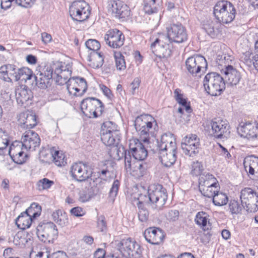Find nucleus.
I'll return each instance as SVG.
<instances>
[{
  "mask_svg": "<svg viewBox=\"0 0 258 258\" xmlns=\"http://www.w3.org/2000/svg\"><path fill=\"white\" fill-rule=\"evenodd\" d=\"M100 136L102 142L108 146H117L120 137L117 126L111 121H106L102 124Z\"/></svg>",
  "mask_w": 258,
  "mask_h": 258,
  "instance_id": "nucleus-5",
  "label": "nucleus"
},
{
  "mask_svg": "<svg viewBox=\"0 0 258 258\" xmlns=\"http://www.w3.org/2000/svg\"><path fill=\"white\" fill-rule=\"evenodd\" d=\"M199 189L209 186L219 185L217 179L211 174L203 173L200 175L199 179Z\"/></svg>",
  "mask_w": 258,
  "mask_h": 258,
  "instance_id": "nucleus-33",
  "label": "nucleus"
},
{
  "mask_svg": "<svg viewBox=\"0 0 258 258\" xmlns=\"http://www.w3.org/2000/svg\"><path fill=\"white\" fill-rule=\"evenodd\" d=\"M206 58L201 55H195L188 57L185 61L187 72L192 76H197L207 68Z\"/></svg>",
  "mask_w": 258,
  "mask_h": 258,
  "instance_id": "nucleus-10",
  "label": "nucleus"
},
{
  "mask_svg": "<svg viewBox=\"0 0 258 258\" xmlns=\"http://www.w3.org/2000/svg\"><path fill=\"white\" fill-rule=\"evenodd\" d=\"M225 75V82L231 86L236 85L241 79V73L233 66H228L227 69H222Z\"/></svg>",
  "mask_w": 258,
  "mask_h": 258,
  "instance_id": "nucleus-29",
  "label": "nucleus"
},
{
  "mask_svg": "<svg viewBox=\"0 0 258 258\" xmlns=\"http://www.w3.org/2000/svg\"><path fill=\"white\" fill-rule=\"evenodd\" d=\"M56 225L52 222L40 223L36 228L38 238L45 243H53L58 236Z\"/></svg>",
  "mask_w": 258,
  "mask_h": 258,
  "instance_id": "nucleus-7",
  "label": "nucleus"
},
{
  "mask_svg": "<svg viewBox=\"0 0 258 258\" xmlns=\"http://www.w3.org/2000/svg\"><path fill=\"white\" fill-rule=\"evenodd\" d=\"M33 208L40 209V206L35 203H32L28 209L22 213L17 218L15 223L19 228L24 230L30 227L32 223V219L30 215H28V213L32 212Z\"/></svg>",
  "mask_w": 258,
  "mask_h": 258,
  "instance_id": "nucleus-24",
  "label": "nucleus"
},
{
  "mask_svg": "<svg viewBox=\"0 0 258 258\" xmlns=\"http://www.w3.org/2000/svg\"><path fill=\"white\" fill-rule=\"evenodd\" d=\"M15 96L18 104L25 107L31 104L33 97L32 91L26 86H20L15 90Z\"/></svg>",
  "mask_w": 258,
  "mask_h": 258,
  "instance_id": "nucleus-23",
  "label": "nucleus"
},
{
  "mask_svg": "<svg viewBox=\"0 0 258 258\" xmlns=\"http://www.w3.org/2000/svg\"><path fill=\"white\" fill-rule=\"evenodd\" d=\"M208 217L209 215L207 213L203 211L199 212L196 216L195 222L197 225L204 229L207 226Z\"/></svg>",
  "mask_w": 258,
  "mask_h": 258,
  "instance_id": "nucleus-40",
  "label": "nucleus"
},
{
  "mask_svg": "<svg viewBox=\"0 0 258 258\" xmlns=\"http://www.w3.org/2000/svg\"><path fill=\"white\" fill-rule=\"evenodd\" d=\"M148 156V151L144 145L137 139L130 140L129 150L125 151L124 164L126 169H131L134 161H144Z\"/></svg>",
  "mask_w": 258,
  "mask_h": 258,
  "instance_id": "nucleus-2",
  "label": "nucleus"
},
{
  "mask_svg": "<svg viewBox=\"0 0 258 258\" xmlns=\"http://www.w3.org/2000/svg\"><path fill=\"white\" fill-rule=\"evenodd\" d=\"M236 10L233 5L227 1H218L214 7L213 14L216 19L223 23L231 22L235 17Z\"/></svg>",
  "mask_w": 258,
  "mask_h": 258,
  "instance_id": "nucleus-4",
  "label": "nucleus"
},
{
  "mask_svg": "<svg viewBox=\"0 0 258 258\" xmlns=\"http://www.w3.org/2000/svg\"><path fill=\"white\" fill-rule=\"evenodd\" d=\"M228 199L226 194L218 191L213 198V203L215 206H222L227 204Z\"/></svg>",
  "mask_w": 258,
  "mask_h": 258,
  "instance_id": "nucleus-42",
  "label": "nucleus"
},
{
  "mask_svg": "<svg viewBox=\"0 0 258 258\" xmlns=\"http://www.w3.org/2000/svg\"><path fill=\"white\" fill-rule=\"evenodd\" d=\"M71 213L76 217H81L85 214L83 209L79 207L72 208L70 211Z\"/></svg>",
  "mask_w": 258,
  "mask_h": 258,
  "instance_id": "nucleus-63",
  "label": "nucleus"
},
{
  "mask_svg": "<svg viewBox=\"0 0 258 258\" xmlns=\"http://www.w3.org/2000/svg\"><path fill=\"white\" fill-rule=\"evenodd\" d=\"M151 49L153 53L159 58H168L172 53L170 45L163 43L160 38H156L151 44Z\"/></svg>",
  "mask_w": 258,
  "mask_h": 258,
  "instance_id": "nucleus-21",
  "label": "nucleus"
},
{
  "mask_svg": "<svg viewBox=\"0 0 258 258\" xmlns=\"http://www.w3.org/2000/svg\"><path fill=\"white\" fill-rule=\"evenodd\" d=\"M179 213L176 210H170L167 213L166 217L170 221H176L178 219Z\"/></svg>",
  "mask_w": 258,
  "mask_h": 258,
  "instance_id": "nucleus-57",
  "label": "nucleus"
},
{
  "mask_svg": "<svg viewBox=\"0 0 258 258\" xmlns=\"http://www.w3.org/2000/svg\"><path fill=\"white\" fill-rule=\"evenodd\" d=\"M8 135L2 130H0V150L5 149L9 145Z\"/></svg>",
  "mask_w": 258,
  "mask_h": 258,
  "instance_id": "nucleus-54",
  "label": "nucleus"
},
{
  "mask_svg": "<svg viewBox=\"0 0 258 258\" xmlns=\"http://www.w3.org/2000/svg\"><path fill=\"white\" fill-rule=\"evenodd\" d=\"M72 74V71L67 66H64L59 64L55 67L54 75L56 77L54 78L55 82L59 85L68 84V80Z\"/></svg>",
  "mask_w": 258,
  "mask_h": 258,
  "instance_id": "nucleus-27",
  "label": "nucleus"
},
{
  "mask_svg": "<svg viewBox=\"0 0 258 258\" xmlns=\"http://www.w3.org/2000/svg\"><path fill=\"white\" fill-rule=\"evenodd\" d=\"M219 185L209 186V187L203 188L199 189L201 194L205 197L208 198H213L214 196L218 191Z\"/></svg>",
  "mask_w": 258,
  "mask_h": 258,
  "instance_id": "nucleus-47",
  "label": "nucleus"
},
{
  "mask_svg": "<svg viewBox=\"0 0 258 258\" xmlns=\"http://www.w3.org/2000/svg\"><path fill=\"white\" fill-rule=\"evenodd\" d=\"M86 47L92 51H98L100 48L99 42L95 39H89L85 42Z\"/></svg>",
  "mask_w": 258,
  "mask_h": 258,
  "instance_id": "nucleus-49",
  "label": "nucleus"
},
{
  "mask_svg": "<svg viewBox=\"0 0 258 258\" xmlns=\"http://www.w3.org/2000/svg\"><path fill=\"white\" fill-rule=\"evenodd\" d=\"M191 172L193 174L198 175L201 174L203 170V166L201 162L197 161L194 162L191 165Z\"/></svg>",
  "mask_w": 258,
  "mask_h": 258,
  "instance_id": "nucleus-58",
  "label": "nucleus"
},
{
  "mask_svg": "<svg viewBox=\"0 0 258 258\" xmlns=\"http://www.w3.org/2000/svg\"><path fill=\"white\" fill-rule=\"evenodd\" d=\"M222 26L219 22L208 21L204 25L206 33L212 38H215L221 34Z\"/></svg>",
  "mask_w": 258,
  "mask_h": 258,
  "instance_id": "nucleus-32",
  "label": "nucleus"
},
{
  "mask_svg": "<svg viewBox=\"0 0 258 258\" xmlns=\"http://www.w3.org/2000/svg\"><path fill=\"white\" fill-rule=\"evenodd\" d=\"M69 12L74 20L82 22L89 18L90 7L84 1H75L70 6Z\"/></svg>",
  "mask_w": 258,
  "mask_h": 258,
  "instance_id": "nucleus-9",
  "label": "nucleus"
},
{
  "mask_svg": "<svg viewBox=\"0 0 258 258\" xmlns=\"http://www.w3.org/2000/svg\"><path fill=\"white\" fill-rule=\"evenodd\" d=\"M244 62L249 67L252 66L258 72V54H253L251 50L245 52L244 53Z\"/></svg>",
  "mask_w": 258,
  "mask_h": 258,
  "instance_id": "nucleus-36",
  "label": "nucleus"
},
{
  "mask_svg": "<svg viewBox=\"0 0 258 258\" xmlns=\"http://www.w3.org/2000/svg\"><path fill=\"white\" fill-rule=\"evenodd\" d=\"M18 122L22 128H32L37 124L36 115L31 111H26L19 114Z\"/></svg>",
  "mask_w": 258,
  "mask_h": 258,
  "instance_id": "nucleus-28",
  "label": "nucleus"
},
{
  "mask_svg": "<svg viewBox=\"0 0 258 258\" xmlns=\"http://www.w3.org/2000/svg\"><path fill=\"white\" fill-rule=\"evenodd\" d=\"M88 60L89 66L93 69H98L103 64V53L101 52L92 51L88 56Z\"/></svg>",
  "mask_w": 258,
  "mask_h": 258,
  "instance_id": "nucleus-34",
  "label": "nucleus"
},
{
  "mask_svg": "<svg viewBox=\"0 0 258 258\" xmlns=\"http://www.w3.org/2000/svg\"><path fill=\"white\" fill-rule=\"evenodd\" d=\"M148 198L155 205L154 208L160 210L164 205L167 199L166 190L160 184L150 187L148 190Z\"/></svg>",
  "mask_w": 258,
  "mask_h": 258,
  "instance_id": "nucleus-11",
  "label": "nucleus"
},
{
  "mask_svg": "<svg viewBox=\"0 0 258 258\" xmlns=\"http://www.w3.org/2000/svg\"><path fill=\"white\" fill-rule=\"evenodd\" d=\"M254 201L252 202L247 203L246 201H243V208L247 212L254 213L258 210V207L255 204H254Z\"/></svg>",
  "mask_w": 258,
  "mask_h": 258,
  "instance_id": "nucleus-55",
  "label": "nucleus"
},
{
  "mask_svg": "<svg viewBox=\"0 0 258 258\" xmlns=\"http://www.w3.org/2000/svg\"><path fill=\"white\" fill-rule=\"evenodd\" d=\"M117 249L125 258H141L142 256L140 245L130 238L121 240L117 244Z\"/></svg>",
  "mask_w": 258,
  "mask_h": 258,
  "instance_id": "nucleus-8",
  "label": "nucleus"
},
{
  "mask_svg": "<svg viewBox=\"0 0 258 258\" xmlns=\"http://www.w3.org/2000/svg\"><path fill=\"white\" fill-rule=\"evenodd\" d=\"M35 0H15V4L23 7L28 8L31 7Z\"/></svg>",
  "mask_w": 258,
  "mask_h": 258,
  "instance_id": "nucleus-62",
  "label": "nucleus"
},
{
  "mask_svg": "<svg viewBox=\"0 0 258 258\" xmlns=\"http://www.w3.org/2000/svg\"><path fill=\"white\" fill-rule=\"evenodd\" d=\"M92 171L89 167L82 162L74 163L71 168L70 174L74 179L82 182L91 177Z\"/></svg>",
  "mask_w": 258,
  "mask_h": 258,
  "instance_id": "nucleus-16",
  "label": "nucleus"
},
{
  "mask_svg": "<svg viewBox=\"0 0 258 258\" xmlns=\"http://www.w3.org/2000/svg\"><path fill=\"white\" fill-rule=\"evenodd\" d=\"M0 79L7 82H11L12 81V78L9 76L7 64L3 65L0 67Z\"/></svg>",
  "mask_w": 258,
  "mask_h": 258,
  "instance_id": "nucleus-53",
  "label": "nucleus"
},
{
  "mask_svg": "<svg viewBox=\"0 0 258 258\" xmlns=\"http://www.w3.org/2000/svg\"><path fill=\"white\" fill-rule=\"evenodd\" d=\"M107 12L118 19H125L130 15L128 6L120 0H110L107 3Z\"/></svg>",
  "mask_w": 258,
  "mask_h": 258,
  "instance_id": "nucleus-12",
  "label": "nucleus"
},
{
  "mask_svg": "<svg viewBox=\"0 0 258 258\" xmlns=\"http://www.w3.org/2000/svg\"><path fill=\"white\" fill-rule=\"evenodd\" d=\"M104 40L106 43L113 48H118L124 44V36L122 32L114 29L108 31L104 35Z\"/></svg>",
  "mask_w": 258,
  "mask_h": 258,
  "instance_id": "nucleus-19",
  "label": "nucleus"
},
{
  "mask_svg": "<svg viewBox=\"0 0 258 258\" xmlns=\"http://www.w3.org/2000/svg\"><path fill=\"white\" fill-rule=\"evenodd\" d=\"M7 67L9 76L16 81V75H17V71L19 68H17L15 65L12 64H7Z\"/></svg>",
  "mask_w": 258,
  "mask_h": 258,
  "instance_id": "nucleus-60",
  "label": "nucleus"
},
{
  "mask_svg": "<svg viewBox=\"0 0 258 258\" xmlns=\"http://www.w3.org/2000/svg\"><path fill=\"white\" fill-rule=\"evenodd\" d=\"M200 139L195 134L185 136L181 144L183 152L190 157H194L199 152Z\"/></svg>",
  "mask_w": 258,
  "mask_h": 258,
  "instance_id": "nucleus-13",
  "label": "nucleus"
},
{
  "mask_svg": "<svg viewBox=\"0 0 258 258\" xmlns=\"http://www.w3.org/2000/svg\"><path fill=\"white\" fill-rule=\"evenodd\" d=\"M144 11L149 15L156 14L158 7L156 5V0H146L144 2Z\"/></svg>",
  "mask_w": 258,
  "mask_h": 258,
  "instance_id": "nucleus-39",
  "label": "nucleus"
},
{
  "mask_svg": "<svg viewBox=\"0 0 258 258\" xmlns=\"http://www.w3.org/2000/svg\"><path fill=\"white\" fill-rule=\"evenodd\" d=\"M255 195L256 192L250 188H245L243 189V199L244 200L253 199Z\"/></svg>",
  "mask_w": 258,
  "mask_h": 258,
  "instance_id": "nucleus-59",
  "label": "nucleus"
},
{
  "mask_svg": "<svg viewBox=\"0 0 258 258\" xmlns=\"http://www.w3.org/2000/svg\"><path fill=\"white\" fill-rule=\"evenodd\" d=\"M17 71V75H16V81L19 80L27 82L32 80L33 74L30 69L28 68H19Z\"/></svg>",
  "mask_w": 258,
  "mask_h": 258,
  "instance_id": "nucleus-37",
  "label": "nucleus"
},
{
  "mask_svg": "<svg viewBox=\"0 0 258 258\" xmlns=\"http://www.w3.org/2000/svg\"><path fill=\"white\" fill-rule=\"evenodd\" d=\"M53 70L51 67H45L41 71L33 75L32 80L35 82V85L41 89H46L50 86L52 82Z\"/></svg>",
  "mask_w": 258,
  "mask_h": 258,
  "instance_id": "nucleus-15",
  "label": "nucleus"
},
{
  "mask_svg": "<svg viewBox=\"0 0 258 258\" xmlns=\"http://www.w3.org/2000/svg\"><path fill=\"white\" fill-rule=\"evenodd\" d=\"M21 142L27 150H35L40 145V139L34 131L28 130L25 132L21 138Z\"/></svg>",
  "mask_w": 258,
  "mask_h": 258,
  "instance_id": "nucleus-20",
  "label": "nucleus"
},
{
  "mask_svg": "<svg viewBox=\"0 0 258 258\" xmlns=\"http://www.w3.org/2000/svg\"><path fill=\"white\" fill-rule=\"evenodd\" d=\"M119 186V181L118 179H115L114 181L109 192V197L111 201H113L114 200L115 198L117 195Z\"/></svg>",
  "mask_w": 258,
  "mask_h": 258,
  "instance_id": "nucleus-48",
  "label": "nucleus"
},
{
  "mask_svg": "<svg viewBox=\"0 0 258 258\" xmlns=\"http://www.w3.org/2000/svg\"><path fill=\"white\" fill-rule=\"evenodd\" d=\"M157 153L162 164L166 167H170L176 161L177 149L171 151H162Z\"/></svg>",
  "mask_w": 258,
  "mask_h": 258,
  "instance_id": "nucleus-31",
  "label": "nucleus"
},
{
  "mask_svg": "<svg viewBox=\"0 0 258 258\" xmlns=\"http://www.w3.org/2000/svg\"><path fill=\"white\" fill-rule=\"evenodd\" d=\"M97 228L98 230L102 232H106L107 231V225L105 218L103 216H100L98 218Z\"/></svg>",
  "mask_w": 258,
  "mask_h": 258,
  "instance_id": "nucleus-56",
  "label": "nucleus"
},
{
  "mask_svg": "<svg viewBox=\"0 0 258 258\" xmlns=\"http://www.w3.org/2000/svg\"><path fill=\"white\" fill-rule=\"evenodd\" d=\"M114 56L117 70L120 71L124 70L126 66L124 56L122 54L119 52H115Z\"/></svg>",
  "mask_w": 258,
  "mask_h": 258,
  "instance_id": "nucleus-46",
  "label": "nucleus"
},
{
  "mask_svg": "<svg viewBox=\"0 0 258 258\" xmlns=\"http://www.w3.org/2000/svg\"><path fill=\"white\" fill-rule=\"evenodd\" d=\"M106 252L105 250L102 248H98L94 252L93 258H106Z\"/></svg>",
  "mask_w": 258,
  "mask_h": 258,
  "instance_id": "nucleus-64",
  "label": "nucleus"
},
{
  "mask_svg": "<svg viewBox=\"0 0 258 258\" xmlns=\"http://www.w3.org/2000/svg\"><path fill=\"white\" fill-rule=\"evenodd\" d=\"M229 206L230 211L233 214L238 213L241 211V208L236 201H231Z\"/></svg>",
  "mask_w": 258,
  "mask_h": 258,
  "instance_id": "nucleus-61",
  "label": "nucleus"
},
{
  "mask_svg": "<svg viewBox=\"0 0 258 258\" xmlns=\"http://www.w3.org/2000/svg\"><path fill=\"white\" fill-rule=\"evenodd\" d=\"M233 57L227 54H223L218 55L217 57V62L219 65L223 66V69H227L228 66L231 65Z\"/></svg>",
  "mask_w": 258,
  "mask_h": 258,
  "instance_id": "nucleus-38",
  "label": "nucleus"
},
{
  "mask_svg": "<svg viewBox=\"0 0 258 258\" xmlns=\"http://www.w3.org/2000/svg\"><path fill=\"white\" fill-rule=\"evenodd\" d=\"M53 184L52 180L44 178L38 182L37 185L39 190H44L49 188Z\"/></svg>",
  "mask_w": 258,
  "mask_h": 258,
  "instance_id": "nucleus-50",
  "label": "nucleus"
},
{
  "mask_svg": "<svg viewBox=\"0 0 258 258\" xmlns=\"http://www.w3.org/2000/svg\"><path fill=\"white\" fill-rule=\"evenodd\" d=\"M52 217L53 220L61 227L66 226L69 224L67 213L61 210H58L54 212L52 214Z\"/></svg>",
  "mask_w": 258,
  "mask_h": 258,
  "instance_id": "nucleus-35",
  "label": "nucleus"
},
{
  "mask_svg": "<svg viewBox=\"0 0 258 258\" xmlns=\"http://www.w3.org/2000/svg\"><path fill=\"white\" fill-rule=\"evenodd\" d=\"M140 204H141L140 203ZM138 217L139 220L141 222L147 221L148 219L149 212L145 208L142 207L141 205L138 206Z\"/></svg>",
  "mask_w": 258,
  "mask_h": 258,
  "instance_id": "nucleus-51",
  "label": "nucleus"
},
{
  "mask_svg": "<svg viewBox=\"0 0 258 258\" xmlns=\"http://www.w3.org/2000/svg\"><path fill=\"white\" fill-rule=\"evenodd\" d=\"M203 85L205 91L211 96H219L225 89L224 78L215 72L209 73L205 76Z\"/></svg>",
  "mask_w": 258,
  "mask_h": 258,
  "instance_id": "nucleus-3",
  "label": "nucleus"
},
{
  "mask_svg": "<svg viewBox=\"0 0 258 258\" xmlns=\"http://www.w3.org/2000/svg\"><path fill=\"white\" fill-rule=\"evenodd\" d=\"M27 158L28 155L26 153H24L23 150L21 151V153L16 155V156L11 157L13 161L18 164H23L26 162Z\"/></svg>",
  "mask_w": 258,
  "mask_h": 258,
  "instance_id": "nucleus-52",
  "label": "nucleus"
},
{
  "mask_svg": "<svg viewBox=\"0 0 258 258\" xmlns=\"http://www.w3.org/2000/svg\"><path fill=\"white\" fill-rule=\"evenodd\" d=\"M67 88L70 94H73L76 96H82L87 91V82L83 78L72 77L69 79Z\"/></svg>",
  "mask_w": 258,
  "mask_h": 258,
  "instance_id": "nucleus-18",
  "label": "nucleus"
},
{
  "mask_svg": "<svg viewBox=\"0 0 258 258\" xmlns=\"http://www.w3.org/2000/svg\"><path fill=\"white\" fill-rule=\"evenodd\" d=\"M104 108L102 102L95 97L85 98L81 103V109L82 112L89 118H96L100 116Z\"/></svg>",
  "mask_w": 258,
  "mask_h": 258,
  "instance_id": "nucleus-6",
  "label": "nucleus"
},
{
  "mask_svg": "<svg viewBox=\"0 0 258 258\" xmlns=\"http://www.w3.org/2000/svg\"><path fill=\"white\" fill-rule=\"evenodd\" d=\"M212 135L217 139H227L229 135L230 126L226 120L216 119L211 122Z\"/></svg>",
  "mask_w": 258,
  "mask_h": 258,
  "instance_id": "nucleus-17",
  "label": "nucleus"
},
{
  "mask_svg": "<svg viewBox=\"0 0 258 258\" xmlns=\"http://www.w3.org/2000/svg\"><path fill=\"white\" fill-rule=\"evenodd\" d=\"M135 126L141 140L144 143H148L150 137H155L158 130L156 120L148 114L137 117Z\"/></svg>",
  "mask_w": 258,
  "mask_h": 258,
  "instance_id": "nucleus-1",
  "label": "nucleus"
},
{
  "mask_svg": "<svg viewBox=\"0 0 258 258\" xmlns=\"http://www.w3.org/2000/svg\"><path fill=\"white\" fill-rule=\"evenodd\" d=\"M167 37L169 41L183 43L187 39L185 28L179 23L171 24L167 27Z\"/></svg>",
  "mask_w": 258,
  "mask_h": 258,
  "instance_id": "nucleus-14",
  "label": "nucleus"
},
{
  "mask_svg": "<svg viewBox=\"0 0 258 258\" xmlns=\"http://www.w3.org/2000/svg\"><path fill=\"white\" fill-rule=\"evenodd\" d=\"M112 163L111 162L108 161L105 162V163L103 164L102 168L98 172V173L102 179H104V177H110L111 175V173H112Z\"/></svg>",
  "mask_w": 258,
  "mask_h": 258,
  "instance_id": "nucleus-41",
  "label": "nucleus"
},
{
  "mask_svg": "<svg viewBox=\"0 0 258 258\" xmlns=\"http://www.w3.org/2000/svg\"><path fill=\"white\" fill-rule=\"evenodd\" d=\"M23 148H24L23 147V144L21 142L16 141L13 143L10 146L9 151L11 158L13 156H16V155L21 153Z\"/></svg>",
  "mask_w": 258,
  "mask_h": 258,
  "instance_id": "nucleus-45",
  "label": "nucleus"
},
{
  "mask_svg": "<svg viewBox=\"0 0 258 258\" xmlns=\"http://www.w3.org/2000/svg\"><path fill=\"white\" fill-rule=\"evenodd\" d=\"M245 171L249 175H254V173L258 174V157L251 155L246 157L243 161Z\"/></svg>",
  "mask_w": 258,
  "mask_h": 258,
  "instance_id": "nucleus-30",
  "label": "nucleus"
},
{
  "mask_svg": "<svg viewBox=\"0 0 258 258\" xmlns=\"http://www.w3.org/2000/svg\"><path fill=\"white\" fill-rule=\"evenodd\" d=\"M51 156L53 158L54 163L58 166L64 165L67 163L64 155L59 151H55L54 153L51 154Z\"/></svg>",
  "mask_w": 258,
  "mask_h": 258,
  "instance_id": "nucleus-44",
  "label": "nucleus"
},
{
  "mask_svg": "<svg viewBox=\"0 0 258 258\" xmlns=\"http://www.w3.org/2000/svg\"><path fill=\"white\" fill-rule=\"evenodd\" d=\"M141 161H134L132 162V169L133 171H139V176H143L146 172L148 165L145 162H141Z\"/></svg>",
  "mask_w": 258,
  "mask_h": 258,
  "instance_id": "nucleus-43",
  "label": "nucleus"
},
{
  "mask_svg": "<svg viewBox=\"0 0 258 258\" xmlns=\"http://www.w3.org/2000/svg\"><path fill=\"white\" fill-rule=\"evenodd\" d=\"M243 138L254 141L258 138V122L254 120L243 121Z\"/></svg>",
  "mask_w": 258,
  "mask_h": 258,
  "instance_id": "nucleus-26",
  "label": "nucleus"
},
{
  "mask_svg": "<svg viewBox=\"0 0 258 258\" xmlns=\"http://www.w3.org/2000/svg\"><path fill=\"white\" fill-rule=\"evenodd\" d=\"M144 236L149 243L153 245L159 244L164 238L163 231L156 227H150L147 229L144 233Z\"/></svg>",
  "mask_w": 258,
  "mask_h": 258,
  "instance_id": "nucleus-25",
  "label": "nucleus"
},
{
  "mask_svg": "<svg viewBox=\"0 0 258 258\" xmlns=\"http://www.w3.org/2000/svg\"><path fill=\"white\" fill-rule=\"evenodd\" d=\"M176 144L175 139L173 134L171 133L164 134L160 139V140H157V146L156 151L157 152L162 151L176 150Z\"/></svg>",
  "mask_w": 258,
  "mask_h": 258,
  "instance_id": "nucleus-22",
  "label": "nucleus"
}]
</instances>
